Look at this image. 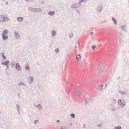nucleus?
<instances>
[{
  "instance_id": "nucleus-10",
  "label": "nucleus",
  "mask_w": 129,
  "mask_h": 129,
  "mask_svg": "<svg viewBox=\"0 0 129 129\" xmlns=\"http://www.w3.org/2000/svg\"><path fill=\"white\" fill-rule=\"evenodd\" d=\"M55 13V12L54 11H49L48 13V15H50L52 16L54 15Z\"/></svg>"
},
{
  "instance_id": "nucleus-28",
  "label": "nucleus",
  "mask_w": 129,
  "mask_h": 129,
  "mask_svg": "<svg viewBox=\"0 0 129 129\" xmlns=\"http://www.w3.org/2000/svg\"><path fill=\"white\" fill-rule=\"evenodd\" d=\"M15 63L14 61H12V62L11 65L12 67H13L14 66Z\"/></svg>"
},
{
  "instance_id": "nucleus-17",
  "label": "nucleus",
  "mask_w": 129,
  "mask_h": 129,
  "mask_svg": "<svg viewBox=\"0 0 129 129\" xmlns=\"http://www.w3.org/2000/svg\"><path fill=\"white\" fill-rule=\"evenodd\" d=\"M37 107L39 110H42V106L40 104H39L38 105H37Z\"/></svg>"
},
{
  "instance_id": "nucleus-5",
  "label": "nucleus",
  "mask_w": 129,
  "mask_h": 129,
  "mask_svg": "<svg viewBox=\"0 0 129 129\" xmlns=\"http://www.w3.org/2000/svg\"><path fill=\"white\" fill-rule=\"evenodd\" d=\"M14 36L17 39H18L20 37L19 34L16 31L14 32Z\"/></svg>"
},
{
  "instance_id": "nucleus-19",
  "label": "nucleus",
  "mask_w": 129,
  "mask_h": 129,
  "mask_svg": "<svg viewBox=\"0 0 129 129\" xmlns=\"http://www.w3.org/2000/svg\"><path fill=\"white\" fill-rule=\"evenodd\" d=\"M53 37H54L56 34V31L53 30L51 33Z\"/></svg>"
},
{
  "instance_id": "nucleus-47",
  "label": "nucleus",
  "mask_w": 129,
  "mask_h": 129,
  "mask_svg": "<svg viewBox=\"0 0 129 129\" xmlns=\"http://www.w3.org/2000/svg\"><path fill=\"white\" fill-rule=\"evenodd\" d=\"M93 34V32H91L90 33V35H92Z\"/></svg>"
},
{
  "instance_id": "nucleus-33",
  "label": "nucleus",
  "mask_w": 129,
  "mask_h": 129,
  "mask_svg": "<svg viewBox=\"0 0 129 129\" xmlns=\"http://www.w3.org/2000/svg\"><path fill=\"white\" fill-rule=\"evenodd\" d=\"M103 126V125L102 124H98V126H97L98 127H102Z\"/></svg>"
},
{
  "instance_id": "nucleus-9",
  "label": "nucleus",
  "mask_w": 129,
  "mask_h": 129,
  "mask_svg": "<svg viewBox=\"0 0 129 129\" xmlns=\"http://www.w3.org/2000/svg\"><path fill=\"white\" fill-rule=\"evenodd\" d=\"M126 26L125 25L122 26H121V29L122 30L125 31H126Z\"/></svg>"
},
{
  "instance_id": "nucleus-1",
  "label": "nucleus",
  "mask_w": 129,
  "mask_h": 129,
  "mask_svg": "<svg viewBox=\"0 0 129 129\" xmlns=\"http://www.w3.org/2000/svg\"><path fill=\"white\" fill-rule=\"evenodd\" d=\"M34 79V77L32 76H29L27 79L28 82L29 84L32 83L33 82Z\"/></svg>"
},
{
  "instance_id": "nucleus-53",
  "label": "nucleus",
  "mask_w": 129,
  "mask_h": 129,
  "mask_svg": "<svg viewBox=\"0 0 129 129\" xmlns=\"http://www.w3.org/2000/svg\"><path fill=\"white\" fill-rule=\"evenodd\" d=\"M120 77H118V78H117V79H120Z\"/></svg>"
},
{
  "instance_id": "nucleus-39",
  "label": "nucleus",
  "mask_w": 129,
  "mask_h": 129,
  "mask_svg": "<svg viewBox=\"0 0 129 129\" xmlns=\"http://www.w3.org/2000/svg\"><path fill=\"white\" fill-rule=\"evenodd\" d=\"M2 57L3 58L4 60L6 58V56H4Z\"/></svg>"
},
{
  "instance_id": "nucleus-2",
  "label": "nucleus",
  "mask_w": 129,
  "mask_h": 129,
  "mask_svg": "<svg viewBox=\"0 0 129 129\" xmlns=\"http://www.w3.org/2000/svg\"><path fill=\"white\" fill-rule=\"evenodd\" d=\"M15 68L18 71H20L22 70L21 67L20 66L19 63H17L16 64Z\"/></svg>"
},
{
  "instance_id": "nucleus-50",
  "label": "nucleus",
  "mask_w": 129,
  "mask_h": 129,
  "mask_svg": "<svg viewBox=\"0 0 129 129\" xmlns=\"http://www.w3.org/2000/svg\"><path fill=\"white\" fill-rule=\"evenodd\" d=\"M56 121L57 122H60V120H57Z\"/></svg>"
},
{
  "instance_id": "nucleus-45",
  "label": "nucleus",
  "mask_w": 129,
  "mask_h": 129,
  "mask_svg": "<svg viewBox=\"0 0 129 129\" xmlns=\"http://www.w3.org/2000/svg\"><path fill=\"white\" fill-rule=\"evenodd\" d=\"M73 124L72 123H70L69 124V126H71Z\"/></svg>"
},
{
  "instance_id": "nucleus-8",
  "label": "nucleus",
  "mask_w": 129,
  "mask_h": 129,
  "mask_svg": "<svg viewBox=\"0 0 129 129\" xmlns=\"http://www.w3.org/2000/svg\"><path fill=\"white\" fill-rule=\"evenodd\" d=\"M118 102L119 103H121L123 104H126L125 102L122 99H119L118 101Z\"/></svg>"
},
{
  "instance_id": "nucleus-54",
  "label": "nucleus",
  "mask_w": 129,
  "mask_h": 129,
  "mask_svg": "<svg viewBox=\"0 0 129 129\" xmlns=\"http://www.w3.org/2000/svg\"><path fill=\"white\" fill-rule=\"evenodd\" d=\"M107 85H108V84H106V85L105 86V87H107Z\"/></svg>"
},
{
  "instance_id": "nucleus-35",
  "label": "nucleus",
  "mask_w": 129,
  "mask_h": 129,
  "mask_svg": "<svg viewBox=\"0 0 129 129\" xmlns=\"http://www.w3.org/2000/svg\"><path fill=\"white\" fill-rule=\"evenodd\" d=\"M27 2H33L34 0H25Z\"/></svg>"
},
{
  "instance_id": "nucleus-41",
  "label": "nucleus",
  "mask_w": 129,
  "mask_h": 129,
  "mask_svg": "<svg viewBox=\"0 0 129 129\" xmlns=\"http://www.w3.org/2000/svg\"><path fill=\"white\" fill-rule=\"evenodd\" d=\"M66 127L64 126L60 128V129H66Z\"/></svg>"
},
{
  "instance_id": "nucleus-31",
  "label": "nucleus",
  "mask_w": 129,
  "mask_h": 129,
  "mask_svg": "<svg viewBox=\"0 0 129 129\" xmlns=\"http://www.w3.org/2000/svg\"><path fill=\"white\" fill-rule=\"evenodd\" d=\"M55 51L57 53H58L59 51V49L58 48L55 49Z\"/></svg>"
},
{
  "instance_id": "nucleus-16",
  "label": "nucleus",
  "mask_w": 129,
  "mask_h": 129,
  "mask_svg": "<svg viewBox=\"0 0 129 129\" xmlns=\"http://www.w3.org/2000/svg\"><path fill=\"white\" fill-rule=\"evenodd\" d=\"M81 57L80 54L77 55L76 56L77 60L79 61H80Z\"/></svg>"
},
{
  "instance_id": "nucleus-36",
  "label": "nucleus",
  "mask_w": 129,
  "mask_h": 129,
  "mask_svg": "<svg viewBox=\"0 0 129 129\" xmlns=\"http://www.w3.org/2000/svg\"><path fill=\"white\" fill-rule=\"evenodd\" d=\"M84 99V100H85V105H86L87 103H88V101H87L86 100V99Z\"/></svg>"
},
{
  "instance_id": "nucleus-11",
  "label": "nucleus",
  "mask_w": 129,
  "mask_h": 129,
  "mask_svg": "<svg viewBox=\"0 0 129 129\" xmlns=\"http://www.w3.org/2000/svg\"><path fill=\"white\" fill-rule=\"evenodd\" d=\"M23 19V18L21 17H18L17 18V20L19 22L21 21Z\"/></svg>"
},
{
  "instance_id": "nucleus-27",
  "label": "nucleus",
  "mask_w": 129,
  "mask_h": 129,
  "mask_svg": "<svg viewBox=\"0 0 129 129\" xmlns=\"http://www.w3.org/2000/svg\"><path fill=\"white\" fill-rule=\"evenodd\" d=\"M71 117L73 118H74L75 117V115L73 113L71 114L70 115Z\"/></svg>"
},
{
  "instance_id": "nucleus-4",
  "label": "nucleus",
  "mask_w": 129,
  "mask_h": 129,
  "mask_svg": "<svg viewBox=\"0 0 129 129\" xmlns=\"http://www.w3.org/2000/svg\"><path fill=\"white\" fill-rule=\"evenodd\" d=\"M103 6L102 5H100L98 7L97 10L99 12H101L103 9Z\"/></svg>"
},
{
  "instance_id": "nucleus-46",
  "label": "nucleus",
  "mask_w": 129,
  "mask_h": 129,
  "mask_svg": "<svg viewBox=\"0 0 129 129\" xmlns=\"http://www.w3.org/2000/svg\"><path fill=\"white\" fill-rule=\"evenodd\" d=\"M6 66L7 67L6 69V70H7L9 69V67L8 65H7V66Z\"/></svg>"
},
{
  "instance_id": "nucleus-3",
  "label": "nucleus",
  "mask_w": 129,
  "mask_h": 129,
  "mask_svg": "<svg viewBox=\"0 0 129 129\" xmlns=\"http://www.w3.org/2000/svg\"><path fill=\"white\" fill-rule=\"evenodd\" d=\"M80 5L78 3H75L73 5H72L71 8L73 9H76L78 8L79 6Z\"/></svg>"
},
{
  "instance_id": "nucleus-14",
  "label": "nucleus",
  "mask_w": 129,
  "mask_h": 129,
  "mask_svg": "<svg viewBox=\"0 0 129 129\" xmlns=\"http://www.w3.org/2000/svg\"><path fill=\"white\" fill-rule=\"evenodd\" d=\"M2 38L4 40H5L8 39V37L7 35H2Z\"/></svg>"
},
{
  "instance_id": "nucleus-21",
  "label": "nucleus",
  "mask_w": 129,
  "mask_h": 129,
  "mask_svg": "<svg viewBox=\"0 0 129 129\" xmlns=\"http://www.w3.org/2000/svg\"><path fill=\"white\" fill-rule=\"evenodd\" d=\"M113 23L115 25H117V21L113 17Z\"/></svg>"
},
{
  "instance_id": "nucleus-42",
  "label": "nucleus",
  "mask_w": 129,
  "mask_h": 129,
  "mask_svg": "<svg viewBox=\"0 0 129 129\" xmlns=\"http://www.w3.org/2000/svg\"><path fill=\"white\" fill-rule=\"evenodd\" d=\"M71 80L70 79H69V80H68V81L67 82V83H70V82H71Z\"/></svg>"
},
{
  "instance_id": "nucleus-15",
  "label": "nucleus",
  "mask_w": 129,
  "mask_h": 129,
  "mask_svg": "<svg viewBox=\"0 0 129 129\" xmlns=\"http://www.w3.org/2000/svg\"><path fill=\"white\" fill-rule=\"evenodd\" d=\"M8 33V31L7 30L5 29L3 31V33L1 35H5Z\"/></svg>"
},
{
  "instance_id": "nucleus-7",
  "label": "nucleus",
  "mask_w": 129,
  "mask_h": 129,
  "mask_svg": "<svg viewBox=\"0 0 129 129\" xmlns=\"http://www.w3.org/2000/svg\"><path fill=\"white\" fill-rule=\"evenodd\" d=\"M2 22H5L6 21H7L8 19L9 20V19H8V18L6 17H4L2 16Z\"/></svg>"
},
{
  "instance_id": "nucleus-12",
  "label": "nucleus",
  "mask_w": 129,
  "mask_h": 129,
  "mask_svg": "<svg viewBox=\"0 0 129 129\" xmlns=\"http://www.w3.org/2000/svg\"><path fill=\"white\" fill-rule=\"evenodd\" d=\"M9 61L8 60L6 61L5 62H3L2 63V64L4 65L7 66L8 64L9 63Z\"/></svg>"
},
{
  "instance_id": "nucleus-57",
  "label": "nucleus",
  "mask_w": 129,
  "mask_h": 129,
  "mask_svg": "<svg viewBox=\"0 0 129 129\" xmlns=\"http://www.w3.org/2000/svg\"><path fill=\"white\" fill-rule=\"evenodd\" d=\"M77 46H76L75 47L76 48H77Z\"/></svg>"
},
{
  "instance_id": "nucleus-56",
  "label": "nucleus",
  "mask_w": 129,
  "mask_h": 129,
  "mask_svg": "<svg viewBox=\"0 0 129 129\" xmlns=\"http://www.w3.org/2000/svg\"><path fill=\"white\" fill-rule=\"evenodd\" d=\"M19 94H20L19 93H18V95H19Z\"/></svg>"
},
{
  "instance_id": "nucleus-30",
  "label": "nucleus",
  "mask_w": 129,
  "mask_h": 129,
  "mask_svg": "<svg viewBox=\"0 0 129 129\" xmlns=\"http://www.w3.org/2000/svg\"><path fill=\"white\" fill-rule=\"evenodd\" d=\"M73 35L72 33H71L70 34L69 37L70 39L73 37Z\"/></svg>"
},
{
  "instance_id": "nucleus-23",
  "label": "nucleus",
  "mask_w": 129,
  "mask_h": 129,
  "mask_svg": "<svg viewBox=\"0 0 129 129\" xmlns=\"http://www.w3.org/2000/svg\"><path fill=\"white\" fill-rule=\"evenodd\" d=\"M41 10V9H40L38 8H36L35 9V11L36 12H38Z\"/></svg>"
},
{
  "instance_id": "nucleus-51",
  "label": "nucleus",
  "mask_w": 129,
  "mask_h": 129,
  "mask_svg": "<svg viewBox=\"0 0 129 129\" xmlns=\"http://www.w3.org/2000/svg\"><path fill=\"white\" fill-rule=\"evenodd\" d=\"M87 100L88 101H90V99H89V98H88L87 99Z\"/></svg>"
},
{
  "instance_id": "nucleus-22",
  "label": "nucleus",
  "mask_w": 129,
  "mask_h": 129,
  "mask_svg": "<svg viewBox=\"0 0 129 129\" xmlns=\"http://www.w3.org/2000/svg\"><path fill=\"white\" fill-rule=\"evenodd\" d=\"M85 1H87L86 0H80V1L78 3L80 5L81 3L82 2H85Z\"/></svg>"
},
{
  "instance_id": "nucleus-43",
  "label": "nucleus",
  "mask_w": 129,
  "mask_h": 129,
  "mask_svg": "<svg viewBox=\"0 0 129 129\" xmlns=\"http://www.w3.org/2000/svg\"><path fill=\"white\" fill-rule=\"evenodd\" d=\"M72 89V88H71V89H70V90H69V92H68V91H67V92H68V93H70V92H71V90Z\"/></svg>"
},
{
  "instance_id": "nucleus-44",
  "label": "nucleus",
  "mask_w": 129,
  "mask_h": 129,
  "mask_svg": "<svg viewBox=\"0 0 129 129\" xmlns=\"http://www.w3.org/2000/svg\"><path fill=\"white\" fill-rule=\"evenodd\" d=\"M83 127L84 128H86V125L85 124H83Z\"/></svg>"
},
{
  "instance_id": "nucleus-13",
  "label": "nucleus",
  "mask_w": 129,
  "mask_h": 129,
  "mask_svg": "<svg viewBox=\"0 0 129 129\" xmlns=\"http://www.w3.org/2000/svg\"><path fill=\"white\" fill-rule=\"evenodd\" d=\"M103 85H101L98 86V89L99 90H101L103 89Z\"/></svg>"
},
{
  "instance_id": "nucleus-40",
  "label": "nucleus",
  "mask_w": 129,
  "mask_h": 129,
  "mask_svg": "<svg viewBox=\"0 0 129 129\" xmlns=\"http://www.w3.org/2000/svg\"><path fill=\"white\" fill-rule=\"evenodd\" d=\"M106 22V21H103L102 22H100V24L102 23H105Z\"/></svg>"
},
{
  "instance_id": "nucleus-18",
  "label": "nucleus",
  "mask_w": 129,
  "mask_h": 129,
  "mask_svg": "<svg viewBox=\"0 0 129 129\" xmlns=\"http://www.w3.org/2000/svg\"><path fill=\"white\" fill-rule=\"evenodd\" d=\"M30 68L29 67L28 64L27 63L25 66V69L27 70H29L30 69Z\"/></svg>"
},
{
  "instance_id": "nucleus-20",
  "label": "nucleus",
  "mask_w": 129,
  "mask_h": 129,
  "mask_svg": "<svg viewBox=\"0 0 129 129\" xmlns=\"http://www.w3.org/2000/svg\"><path fill=\"white\" fill-rule=\"evenodd\" d=\"M20 106L19 104H17L16 105V107L17 108V110H18V112L19 113V110H20Z\"/></svg>"
},
{
  "instance_id": "nucleus-25",
  "label": "nucleus",
  "mask_w": 129,
  "mask_h": 129,
  "mask_svg": "<svg viewBox=\"0 0 129 129\" xmlns=\"http://www.w3.org/2000/svg\"><path fill=\"white\" fill-rule=\"evenodd\" d=\"M119 104H120V106L122 108L124 107L126 105L125 104H121L120 103H119Z\"/></svg>"
},
{
  "instance_id": "nucleus-58",
  "label": "nucleus",
  "mask_w": 129,
  "mask_h": 129,
  "mask_svg": "<svg viewBox=\"0 0 129 129\" xmlns=\"http://www.w3.org/2000/svg\"><path fill=\"white\" fill-rule=\"evenodd\" d=\"M113 111L115 110H114V109L113 108Z\"/></svg>"
},
{
  "instance_id": "nucleus-59",
  "label": "nucleus",
  "mask_w": 129,
  "mask_h": 129,
  "mask_svg": "<svg viewBox=\"0 0 129 129\" xmlns=\"http://www.w3.org/2000/svg\"><path fill=\"white\" fill-rule=\"evenodd\" d=\"M128 3H129V1H128Z\"/></svg>"
},
{
  "instance_id": "nucleus-6",
  "label": "nucleus",
  "mask_w": 129,
  "mask_h": 129,
  "mask_svg": "<svg viewBox=\"0 0 129 129\" xmlns=\"http://www.w3.org/2000/svg\"><path fill=\"white\" fill-rule=\"evenodd\" d=\"M77 95L80 99H81L82 95V93L81 91L80 90H78L77 93Z\"/></svg>"
},
{
  "instance_id": "nucleus-24",
  "label": "nucleus",
  "mask_w": 129,
  "mask_h": 129,
  "mask_svg": "<svg viewBox=\"0 0 129 129\" xmlns=\"http://www.w3.org/2000/svg\"><path fill=\"white\" fill-rule=\"evenodd\" d=\"M121 126H117L114 128V129H121Z\"/></svg>"
},
{
  "instance_id": "nucleus-32",
  "label": "nucleus",
  "mask_w": 129,
  "mask_h": 129,
  "mask_svg": "<svg viewBox=\"0 0 129 129\" xmlns=\"http://www.w3.org/2000/svg\"><path fill=\"white\" fill-rule=\"evenodd\" d=\"M18 85L19 86L24 85V83H22V82H20L19 83Z\"/></svg>"
},
{
  "instance_id": "nucleus-49",
  "label": "nucleus",
  "mask_w": 129,
  "mask_h": 129,
  "mask_svg": "<svg viewBox=\"0 0 129 129\" xmlns=\"http://www.w3.org/2000/svg\"><path fill=\"white\" fill-rule=\"evenodd\" d=\"M34 105L36 107H37V105H36L35 104H34Z\"/></svg>"
},
{
  "instance_id": "nucleus-48",
  "label": "nucleus",
  "mask_w": 129,
  "mask_h": 129,
  "mask_svg": "<svg viewBox=\"0 0 129 129\" xmlns=\"http://www.w3.org/2000/svg\"><path fill=\"white\" fill-rule=\"evenodd\" d=\"M4 53H2V57H3V56H4Z\"/></svg>"
},
{
  "instance_id": "nucleus-34",
  "label": "nucleus",
  "mask_w": 129,
  "mask_h": 129,
  "mask_svg": "<svg viewBox=\"0 0 129 129\" xmlns=\"http://www.w3.org/2000/svg\"><path fill=\"white\" fill-rule=\"evenodd\" d=\"M120 92H121L122 94H126L127 93L125 91H120Z\"/></svg>"
},
{
  "instance_id": "nucleus-26",
  "label": "nucleus",
  "mask_w": 129,
  "mask_h": 129,
  "mask_svg": "<svg viewBox=\"0 0 129 129\" xmlns=\"http://www.w3.org/2000/svg\"><path fill=\"white\" fill-rule=\"evenodd\" d=\"M29 10L35 12V8H29Z\"/></svg>"
},
{
  "instance_id": "nucleus-37",
  "label": "nucleus",
  "mask_w": 129,
  "mask_h": 129,
  "mask_svg": "<svg viewBox=\"0 0 129 129\" xmlns=\"http://www.w3.org/2000/svg\"><path fill=\"white\" fill-rule=\"evenodd\" d=\"M96 47V46L94 45H93L92 46V48L93 49H94Z\"/></svg>"
},
{
  "instance_id": "nucleus-29",
  "label": "nucleus",
  "mask_w": 129,
  "mask_h": 129,
  "mask_svg": "<svg viewBox=\"0 0 129 129\" xmlns=\"http://www.w3.org/2000/svg\"><path fill=\"white\" fill-rule=\"evenodd\" d=\"M39 121L38 120H35L34 121V123L35 124H36L37 123H38L39 122Z\"/></svg>"
},
{
  "instance_id": "nucleus-38",
  "label": "nucleus",
  "mask_w": 129,
  "mask_h": 129,
  "mask_svg": "<svg viewBox=\"0 0 129 129\" xmlns=\"http://www.w3.org/2000/svg\"><path fill=\"white\" fill-rule=\"evenodd\" d=\"M2 16L0 15V22H2V20H1V19H2Z\"/></svg>"
},
{
  "instance_id": "nucleus-52",
  "label": "nucleus",
  "mask_w": 129,
  "mask_h": 129,
  "mask_svg": "<svg viewBox=\"0 0 129 129\" xmlns=\"http://www.w3.org/2000/svg\"><path fill=\"white\" fill-rule=\"evenodd\" d=\"M6 5H8V2L7 1L6 2Z\"/></svg>"
},
{
  "instance_id": "nucleus-55",
  "label": "nucleus",
  "mask_w": 129,
  "mask_h": 129,
  "mask_svg": "<svg viewBox=\"0 0 129 129\" xmlns=\"http://www.w3.org/2000/svg\"><path fill=\"white\" fill-rule=\"evenodd\" d=\"M111 19H112V20L113 21V17H112Z\"/></svg>"
}]
</instances>
